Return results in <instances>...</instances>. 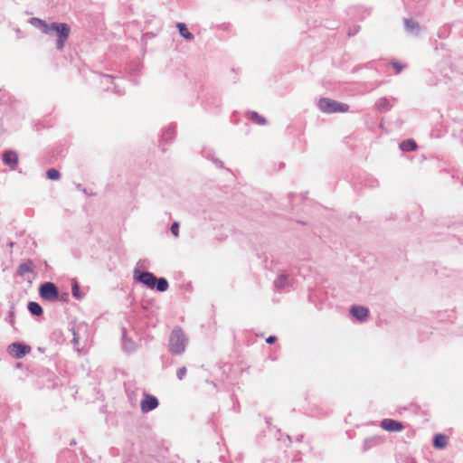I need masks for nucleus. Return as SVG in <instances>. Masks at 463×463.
<instances>
[{
  "label": "nucleus",
  "instance_id": "obj_1",
  "mask_svg": "<svg viewBox=\"0 0 463 463\" xmlns=\"http://www.w3.org/2000/svg\"><path fill=\"white\" fill-rule=\"evenodd\" d=\"M318 107L320 110L325 113L346 112L349 109L347 104L340 103L326 98L319 100Z\"/></svg>",
  "mask_w": 463,
  "mask_h": 463
},
{
  "label": "nucleus",
  "instance_id": "obj_2",
  "mask_svg": "<svg viewBox=\"0 0 463 463\" xmlns=\"http://www.w3.org/2000/svg\"><path fill=\"white\" fill-rule=\"evenodd\" d=\"M186 338L180 329H175L172 332L170 336V350L174 354H181L185 347Z\"/></svg>",
  "mask_w": 463,
  "mask_h": 463
},
{
  "label": "nucleus",
  "instance_id": "obj_3",
  "mask_svg": "<svg viewBox=\"0 0 463 463\" xmlns=\"http://www.w3.org/2000/svg\"><path fill=\"white\" fill-rule=\"evenodd\" d=\"M8 353L16 359H21L30 354L32 348L30 345L22 343H13L8 346Z\"/></svg>",
  "mask_w": 463,
  "mask_h": 463
},
{
  "label": "nucleus",
  "instance_id": "obj_4",
  "mask_svg": "<svg viewBox=\"0 0 463 463\" xmlns=\"http://www.w3.org/2000/svg\"><path fill=\"white\" fill-rule=\"evenodd\" d=\"M40 296L46 300L52 301L58 298L56 286L52 282H46L40 287Z\"/></svg>",
  "mask_w": 463,
  "mask_h": 463
},
{
  "label": "nucleus",
  "instance_id": "obj_5",
  "mask_svg": "<svg viewBox=\"0 0 463 463\" xmlns=\"http://www.w3.org/2000/svg\"><path fill=\"white\" fill-rule=\"evenodd\" d=\"M45 33L54 31L57 33L59 38H68L70 34V27L64 23H53L51 24H45Z\"/></svg>",
  "mask_w": 463,
  "mask_h": 463
},
{
  "label": "nucleus",
  "instance_id": "obj_6",
  "mask_svg": "<svg viewBox=\"0 0 463 463\" xmlns=\"http://www.w3.org/2000/svg\"><path fill=\"white\" fill-rule=\"evenodd\" d=\"M158 406V401L156 397L146 394L144 400L141 402L140 407L143 412H148Z\"/></svg>",
  "mask_w": 463,
  "mask_h": 463
},
{
  "label": "nucleus",
  "instance_id": "obj_7",
  "mask_svg": "<svg viewBox=\"0 0 463 463\" xmlns=\"http://www.w3.org/2000/svg\"><path fill=\"white\" fill-rule=\"evenodd\" d=\"M381 427L387 431L393 432V431H401L403 429V425L392 419H384L381 422Z\"/></svg>",
  "mask_w": 463,
  "mask_h": 463
},
{
  "label": "nucleus",
  "instance_id": "obj_8",
  "mask_svg": "<svg viewBox=\"0 0 463 463\" xmlns=\"http://www.w3.org/2000/svg\"><path fill=\"white\" fill-rule=\"evenodd\" d=\"M138 280L149 288H154L156 278L150 272H142L138 277Z\"/></svg>",
  "mask_w": 463,
  "mask_h": 463
},
{
  "label": "nucleus",
  "instance_id": "obj_9",
  "mask_svg": "<svg viewBox=\"0 0 463 463\" xmlns=\"http://www.w3.org/2000/svg\"><path fill=\"white\" fill-rule=\"evenodd\" d=\"M3 160L11 169H14L18 163V156L15 152L7 151L4 154Z\"/></svg>",
  "mask_w": 463,
  "mask_h": 463
},
{
  "label": "nucleus",
  "instance_id": "obj_10",
  "mask_svg": "<svg viewBox=\"0 0 463 463\" xmlns=\"http://www.w3.org/2000/svg\"><path fill=\"white\" fill-rule=\"evenodd\" d=\"M351 314L358 320H365L368 317V309L364 307H353L351 308Z\"/></svg>",
  "mask_w": 463,
  "mask_h": 463
},
{
  "label": "nucleus",
  "instance_id": "obj_11",
  "mask_svg": "<svg viewBox=\"0 0 463 463\" xmlns=\"http://www.w3.org/2000/svg\"><path fill=\"white\" fill-rule=\"evenodd\" d=\"M433 445L437 449H444L448 445V437L444 434H437L433 440Z\"/></svg>",
  "mask_w": 463,
  "mask_h": 463
},
{
  "label": "nucleus",
  "instance_id": "obj_12",
  "mask_svg": "<svg viewBox=\"0 0 463 463\" xmlns=\"http://www.w3.org/2000/svg\"><path fill=\"white\" fill-rule=\"evenodd\" d=\"M176 27L180 33V34L186 40H193V34L188 31L186 25L184 23H178Z\"/></svg>",
  "mask_w": 463,
  "mask_h": 463
},
{
  "label": "nucleus",
  "instance_id": "obj_13",
  "mask_svg": "<svg viewBox=\"0 0 463 463\" xmlns=\"http://www.w3.org/2000/svg\"><path fill=\"white\" fill-rule=\"evenodd\" d=\"M400 147L403 151H414L417 148V145L414 140L407 139L401 143Z\"/></svg>",
  "mask_w": 463,
  "mask_h": 463
},
{
  "label": "nucleus",
  "instance_id": "obj_14",
  "mask_svg": "<svg viewBox=\"0 0 463 463\" xmlns=\"http://www.w3.org/2000/svg\"><path fill=\"white\" fill-rule=\"evenodd\" d=\"M28 309L34 316H41L43 314L42 307L36 302H29Z\"/></svg>",
  "mask_w": 463,
  "mask_h": 463
},
{
  "label": "nucleus",
  "instance_id": "obj_15",
  "mask_svg": "<svg viewBox=\"0 0 463 463\" xmlns=\"http://www.w3.org/2000/svg\"><path fill=\"white\" fill-rule=\"evenodd\" d=\"M155 287H156V289L158 291L164 292V291L167 290V288H168V282L164 278L156 279Z\"/></svg>",
  "mask_w": 463,
  "mask_h": 463
},
{
  "label": "nucleus",
  "instance_id": "obj_16",
  "mask_svg": "<svg viewBox=\"0 0 463 463\" xmlns=\"http://www.w3.org/2000/svg\"><path fill=\"white\" fill-rule=\"evenodd\" d=\"M404 24L407 30L412 31L419 29V24L416 21L411 19H406Z\"/></svg>",
  "mask_w": 463,
  "mask_h": 463
},
{
  "label": "nucleus",
  "instance_id": "obj_17",
  "mask_svg": "<svg viewBox=\"0 0 463 463\" xmlns=\"http://www.w3.org/2000/svg\"><path fill=\"white\" fill-rule=\"evenodd\" d=\"M250 119H252L254 122H256L259 125H264L266 123V119L262 116L259 115L256 112L250 113Z\"/></svg>",
  "mask_w": 463,
  "mask_h": 463
},
{
  "label": "nucleus",
  "instance_id": "obj_18",
  "mask_svg": "<svg viewBox=\"0 0 463 463\" xmlns=\"http://www.w3.org/2000/svg\"><path fill=\"white\" fill-rule=\"evenodd\" d=\"M47 177L51 180H58L60 178V173L54 168H51L46 172Z\"/></svg>",
  "mask_w": 463,
  "mask_h": 463
},
{
  "label": "nucleus",
  "instance_id": "obj_19",
  "mask_svg": "<svg viewBox=\"0 0 463 463\" xmlns=\"http://www.w3.org/2000/svg\"><path fill=\"white\" fill-rule=\"evenodd\" d=\"M32 269L29 264L24 263L18 267L19 275L23 276L25 273L31 272Z\"/></svg>",
  "mask_w": 463,
  "mask_h": 463
},
{
  "label": "nucleus",
  "instance_id": "obj_20",
  "mask_svg": "<svg viewBox=\"0 0 463 463\" xmlns=\"http://www.w3.org/2000/svg\"><path fill=\"white\" fill-rule=\"evenodd\" d=\"M171 232L172 233L175 235V236H178V232H179V226H178V223L175 222L172 224L171 226Z\"/></svg>",
  "mask_w": 463,
  "mask_h": 463
},
{
  "label": "nucleus",
  "instance_id": "obj_21",
  "mask_svg": "<svg viewBox=\"0 0 463 463\" xmlns=\"http://www.w3.org/2000/svg\"><path fill=\"white\" fill-rule=\"evenodd\" d=\"M392 66L395 69L396 72L399 73L400 71H402V70L403 69V66L401 65L399 62L397 61H393L391 63Z\"/></svg>",
  "mask_w": 463,
  "mask_h": 463
},
{
  "label": "nucleus",
  "instance_id": "obj_22",
  "mask_svg": "<svg viewBox=\"0 0 463 463\" xmlns=\"http://www.w3.org/2000/svg\"><path fill=\"white\" fill-rule=\"evenodd\" d=\"M185 373H186V368L185 367H182L177 372V377L180 380H182L184 377Z\"/></svg>",
  "mask_w": 463,
  "mask_h": 463
},
{
  "label": "nucleus",
  "instance_id": "obj_23",
  "mask_svg": "<svg viewBox=\"0 0 463 463\" xmlns=\"http://www.w3.org/2000/svg\"><path fill=\"white\" fill-rule=\"evenodd\" d=\"M66 40L67 38H59V40L57 41V48L59 50H61L63 48Z\"/></svg>",
  "mask_w": 463,
  "mask_h": 463
},
{
  "label": "nucleus",
  "instance_id": "obj_24",
  "mask_svg": "<svg viewBox=\"0 0 463 463\" xmlns=\"http://www.w3.org/2000/svg\"><path fill=\"white\" fill-rule=\"evenodd\" d=\"M72 294L74 297H76L77 298H80V295H79V287L78 285H74L72 287Z\"/></svg>",
  "mask_w": 463,
  "mask_h": 463
},
{
  "label": "nucleus",
  "instance_id": "obj_25",
  "mask_svg": "<svg viewBox=\"0 0 463 463\" xmlns=\"http://www.w3.org/2000/svg\"><path fill=\"white\" fill-rule=\"evenodd\" d=\"M276 341H277V337H276V336H274V335H270V336H269V337L266 339V342H267L268 344H270V345H271V344H273V343H275Z\"/></svg>",
  "mask_w": 463,
  "mask_h": 463
}]
</instances>
